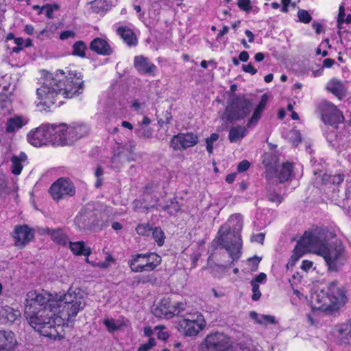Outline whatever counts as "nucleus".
<instances>
[{
    "instance_id": "nucleus-34",
    "label": "nucleus",
    "mask_w": 351,
    "mask_h": 351,
    "mask_svg": "<svg viewBox=\"0 0 351 351\" xmlns=\"http://www.w3.org/2000/svg\"><path fill=\"white\" fill-rule=\"evenodd\" d=\"M136 134L142 138H149L153 134V130L145 125H138L135 130Z\"/></svg>"
},
{
    "instance_id": "nucleus-25",
    "label": "nucleus",
    "mask_w": 351,
    "mask_h": 351,
    "mask_svg": "<svg viewBox=\"0 0 351 351\" xmlns=\"http://www.w3.org/2000/svg\"><path fill=\"white\" fill-rule=\"evenodd\" d=\"M93 215L90 211L82 210L75 219V223L80 230H84L92 223Z\"/></svg>"
},
{
    "instance_id": "nucleus-14",
    "label": "nucleus",
    "mask_w": 351,
    "mask_h": 351,
    "mask_svg": "<svg viewBox=\"0 0 351 351\" xmlns=\"http://www.w3.org/2000/svg\"><path fill=\"white\" fill-rule=\"evenodd\" d=\"M49 131H51L49 125L37 128L27 134V140L31 145L35 147H40L48 143H51V132Z\"/></svg>"
},
{
    "instance_id": "nucleus-9",
    "label": "nucleus",
    "mask_w": 351,
    "mask_h": 351,
    "mask_svg": "<svg viewBox=\"0 0 351 351\" xmlns=\"http://www.w3.org/2000/svg\"><path fill=\"white\" fill-rule=\"evenodd\" d=\"M160 256L156 253L138 254L132 256V259L129 261V265L132 271L143 272L154 270L160 264Z\"/></svg>"
},
{
    "instance_id": "nucleus-2",
    "label": "nucleus",
    "mask_w": 351,
    "mask_h": 351,
    "mask_svg": "<svg viewBox=\"0 0 351 351\" xmlns=\"http://www.w3.org/2000/svg\"><path fill=\"white\" fill-rule=\"evenodd\" d=\"M56 293L29 291L26 295L24 315L29 324L41 335L50 339L63 337L62 319L55 313Z\"/></svg>"
},
{
    "instance_id": "nucleus-11",
    "label": "nucleus",
    "mask_w": 351,
    "mask_h": 351,
    "mask_svg": "<svg viewBox=\"0 0 351 351\" xmlns=\"http://www.w3.org/2000/svg\"><path fill=\"white\" fill-rule=\"evenodd\" d=\"M184 304L181 302L172 304L169 298H163L152 310V313L157 317L171 318L175 315H179L184 310Z\"/></svg>"
},
{
    "instance_id": "nucleus-36",
    "label": "nucleus",
    "mask_w": 351,
    "mask_h": 351,
    "mask_svg": "<svg viewBox=\"0 0 351 351\" xmlns=\"http://www.w3.org/2000/svg\"><path fill=\"white\" fill-rule=\"evenodd\" d=\"M152 236L159 246H162L165 242V234L160 228H155L152 231Z\"/></svg>"
},
{
    "instance_id": "nucleus-13",
    "label": "nucleus",
    "mask_w": 351,
    "mask_h": 351,
    "mask_svg": "<svg viewBox=\"0 0 351 351\" xmlns=\"http://www.w3.org/2000/svg\"><path fill=\"white\" fill-rule=\"evenodd\" d=\"M201 321H202V317L199 315L194 319L184 318L178 323V330L185 337L195 336L204 327Z\"/></svg>"
},
{
    "instance_id": "nucleus-61",
    "label": "nucleus",
    "mask_w": 351,
    "mask_h": 351,
    "mask_svg": "<svg viewBox=\"0 0 351 351\" xmlns=\"http://www.w3.org/2000/svg\"><path fill=\"white\" fill-rule=\"evenodd\" d=\"M239 58L242 62H247L249 59V54L247 51H241L239 56Z\"/></svg>"
},
{
    "instance_id": "nucleus-45",
    "label": "nucleus",
    "mask_w": 351,
    "mask_h": 351,
    "mask_svg": "<svg viewBox=\"0 0 351 351\" xmlns=\"http://www.w3.org/2000/svg\"><path fill=\"white\" fill-rule=\"evenodd\" d=\"M251 285L252 286V291L254 293L252 296V299L254 301H257L261 295V293L259 290V285L256 284V282H251Z\"/></svg>"
},
{
    "instance_id": "nucleus-42",
    "label": "nucleus",
    "mask_w": 351,
    "mask_h": 351,
    "mask_svg": "<svg viewBox=\"0 0 351 351\" xmlns=\"http://www.w3.org/2000/svg\"><path fill=\"white\" fill-rule=\"evenodd\" d=\"M104 174L103 169L101 167H97L95 171V176L97 178L95 186L96 188H99L103 184L102 176Z\"/></svg>"
},
{
    "instance_id": "nucleus-6",
    "label": "nucleus",
    "mask_w": 351,
    "mask_h": 351,
    "mask_svg": "<svg viewBox=\"0 0 351 351\" xmlns=\"http://www.w3.org/2000/svg\"><path fill=\"white\" fill-rule=\"evenodd\" d=\"M49 125L51 143L53 145H69L82 136L80 132L82 130V126H69L64 123Z\"/></svg>"
},
{
    "instance_id": "nucleus-19",
    "label": "nucleus",
    "mask_w": 351,
    "mask_h": 351,
    "mask_svg": "<svg viewBox=\"0 0 351 351\" xmlns=\"http://www.w3.org/2000/svg\"><path fill=\"white\" fill-rule=\"evenodd\" d=\"M90 49L94 52L102 56H109L112 53V49L108 42L99 37L94 38L91 41Z\"/></svg>"
},
{
    "instance_id": "nucleus-37",
    "label": "nucleus",
    "mask_w": 351,
    "mask_h": 351,
    "mask_svg": "<svg viewBox=\"0 0 351 351\" xmlns=\"http://www.w3.org/2000/svg\"><path fill=\"white\" fill-rule=\"evenodd\" d=\"M181 208L180 205L176 200L171 199L169 202H167V205L162 207V209L167 211L170 214L178 212Z\"/></svg>"
},
{
    "instance_id": "nucleus-26",
    "label": "nucleus",
    "mask_w": 351,
    "mask_h": 351,
    "mask_svg": "<svg viewBox=\"0 0 351 351\" xmlns=\"http://www.w3.org/2000/svg\"><path fill=\"white\" fill-rule=\"evenodd\" d=\"M312 302L313 303L314 307L318 309L326 310L330 306L329 302V297L326 295L324 292L320 293L314 294L312 296Z\"/></svg>"
},
{
    "instance_id": "nucleus-57",
    "label": "nucleus",
    "mask_w": 351,
    "mask_h": 351,
    "mask_svg": "<svg viewBox=\"0 0 351 351\" xmlns=\"http://www.w3.org/2000/svg\"><path fill=\"white\" fill-rule=\"evenodd\" d=\"M250 317L252 319H254L256 323H257L258 324H265V322L261 319V315H259L257 313H256L254 311L250 312Z\"/></svg>"
},
{
    "instance_id": "nucleus-53",
    "label": "nucleus",
    "mask_w": 351,
    "mask_h": 351,
    "mask_svg": "<svg viewBox=\"0 0 351 351\" xmlns=\"http://www.w3.org/2000/svg\"><path fill=\"white\" fill-rule=\"evenodd\" d=\"M242 69L246 73H249L251 75H254L257 73V70L252 65V64H243Z\"/></svg>"
},
{
    "instance_id": "nucleus-1",
    "label": "nucleus",
    "mask_w": 351,
    "mask_h": 351,
    "mask_svg": "<svg viewBox=\"0 0 351 351\" xmlns=\"http://www.w3.org/2000/svg\"><path fill=\"white\" fill-rule=\"evenodd\" d=\"M335 237V233L328 228L306 231L298 241L291 259L295 262L306 252L314 253L324 258L330 271H339L347 262V256L340 240L332 241Z\"/></svg>"
},
{
    "instance_id": "nucleus-17",
    "label": "nucleus",
    "mask_w": 351,
    "mask_h": 351,
    "mask_svg": "<svg viewBox=\"0 0 351 351\" xmlns=\"http://www.w3.org/2000/svg\"><path fill=\"white\" fill-rule=\"evenodd\" d=\"M198 137L193 133L178 134L172 137L170 145L174 150L186 149L197 144Z\"/></svg>"
},
{
    "instance_id": "nucleus-27",
    "label": "nucleus",
    "mask_w": 351,
    "mask_h": 351,
    "mask_svg": "<svg viewBox=\"0 0 351 351\" xmlns=\"http://www.w3.org/2000/svg\"><path fill=\"white\" fill-rule=\"evenodd\" d=\"M117 33L128 45H136L137 39L136 36L130 28L123 26L119 27L117 29Z\"/></svg>"
},
{
    "instance_id": "nucleus-60",
    "label": "nucleus",
    "mask_w": 351,
    "mask_h": 351,
    "mask_svg": "<svg viewBox=\"0 0 351 351\" xmlns=\"http://www.w3.org/2000/svg\"><path fill=\"white\" fill-rule=\"evenodd\" d=\"M267 276L265 273H261L254 280H252V282H256V284L258 285L259 282H261L263 280H265Z\"/></svg>"
},
{
    "instance_id": "nucleus-10",
    "label": "nucleus",
    "mask_w": 351,
    "mask_h": 351,
    "mask_svg": "<svg viewBox=\"0 0 351 351\" xmlns=\"http://www.w3.org/2000/svg\"><path fill=\"white\" fill-rule=\"evenodd\" d=\"M319 111L322 121L326 125H336L344 120L341 112L330 102L322 101L319 106Z\"/></svg>"
},
{
    "instance_id": "nucleus-4",
    "label": "nucleus",
    "mask_w": 351,
    "mask_h": 351,
    "mask_svg": "<svg viewBox=\"0 0 351 351\" xmlns=\"http://www.w3.org/2000/svg\"><path fill=\"white\" fill-rule=\"evenodd\" d=\"M57 305L55 313L62 319V326L64 320L69 321L75 317L85 305V298L80 289L74 291L69 289L63 295L56 293Z\"/></svg>"
},
{
    "instance_id": "nucleus-33",
    "label": "nucleus",
    "mask_w": 351,
    "mask_h": 351,
    "mask_svg": "<svg viewBox=\"0 0 351 351\" xmlns=\"http://www.w3.org/2000/svg\"><path fill=\"white\" fill-rule=\"evenodd\" d=\"M338 332L343 343H348L351 339V324H345L339 326Z\"/></svg>"
},
{
    "instance_id": "nucleus-16",
    "label": "nucleus",
    "mask_w": 351,
    "mask_h": 351,
    "mask_svg": "<svg viewBox=\"0 0 351 351\" xmlns=\"http://www.w3.org/2000/svg\"><path fill=\"white\" fill-rule=\"evenodd\" d=\"M34 237L33 229L27 225L16 226L13 232L15 246L23 248Z\"/></svg>"
},
{
    "instance_id": "nucleus-23",
    "label": "nucleus",
    "mask_w": 351,
    "mask_h": 351,
    "mask_svg": "<svg viewBox=\"0 0 351 351\" xmlns=\"http://www.w3.org/2000/svg\"><path fill=\"white\" fill-rule=\"evenodd\" d=\"M15 344L14 335L12 331L0 330V351H9Z\"/></svg>"
},
{
    "instance_id": "nucleus-24",
    "label": "nucleus",
    "mask_w": 351,
    "mask_h": 351,
    "mask_svg": "<svg viewBox=\"0 0 351 351\" xmlns=\"http://www.w3.org/2000/svg\"><path fill=\"white\" fill-rule=\"evenodd\" d=\"M27 121L21 115L9 118L5 123V131L8 133H12L22 128L25 125Z\"/></svg>"
},
{
    "instance_id": "nucleus-38",
    "label": "nucleus",
    "mask_w": 351,
    "mask_h": 351,
    "mask_svg": "<svg viewBox=\"0 0 351 351\" xmlns=\"http://www.w3.org/2000/svg\"><path fill=\"white\" fill-rule=\"evenodd\" d=\"M228 223L230 224L236 223L235 226L234 228V231H240L243 226V219L241 215L239 214H236L230 216L228 220Z\"/></svg>"
},
{
    "instance_id": "nucleus-51",
    "label": "nucleus",
    "mask_w": 351,
    "mask_h": 351,
    "mask_svg": "<svg viewBox=\"0 0 351 351\" xmlns=\"http://www.w3.org/2000/svg\"><path fill=\"white\" fill-rule=\"evenodd\" d=\"M250 166V163L247 160H244L239 163L237 170L240 173L244 172L249 169Z\"/></svg>"
},
{
    "instance_id": "nucleus-21",
    "label": "nucleus",
    "mask_w": 351,
    "mask_h": 351,
    "mask_svg": "<svg viewBox=\"0 0 351 351\" xmlns=\"http://www.w3.org/2000/svg\"><path fill=\"white\" fill-rule=\"evenodd\" d=\"M134 65L138 72L146 74L154 73L156 69L154 64L151 63L147 58L143 56L134 58Z\"/></svg>"
},
{
    "instance_id": "nucleus-46",
    "label": "nucleus",
    "mask_w": 351,
    "mask_h": 351,
    "mask_svg": "<svg viewBox=\"0 0 351 351\" xmlns=\"http://www.w3.org/2000/svg\"><path fill=\"white\" fill-rule=\"evenodd\" d=\"M114 261V258L111 254H108L106 261L104 262H99L97 264H93V265H96L100 268H107L110 263H113Z\"/></svg>"
},
{
    "instance_id": "nucleus-56",
    "label": "nucleus",
    "mask_w": 351,
    "mask_h": 351,
    "mask_svg": "<svg viewBox=\"0 0 351 351\" xmlns=\"http://www.w3.org/2000/svg\"><path fill=\"white\" fill-rule=\"evenodd\" d=\"M344 11H345L344 7L343 5H341L339 9L337 23H343L344 22V16H345Z\"/></svg>"
},
{
    "instance_id": "nucleus-58",
    "label": "nucleus",
    "mask_w": 351,
    "mask_h": 351,
    "mask_svg": "<svg viewBox=\"0 0 351 351\" xmlns=\"http://www.w3.org/2000/svg\"><path fill=\"white\" fill-rule=\"evenodd\" d=\"M10 101L8 99H0V108L1 110L6 109L8 112L10 111Z\"/></svg>"
},
{
    "instance_id": "nucleus-30",
    "label": "nucleus",
    "mask_w": 351,
    "mask_h": 351,
    "mask_svg": "<svg viewBox=\"0 0 351 351\" xmlns=\"http://www.w3.org/2000/svg\"><path fill=\"white\" fill-rule=\"evenodd\" d=\"M326 89L341 99L344 96V86L337 80H330L326 86Z\"/></svg>"
},
{
    "instance_id": "nucleus-39",
    "label": "nucleus",
    "mask_w": 351,
    "mask_h": 351,
    "mask_svg": "<svg viewBox=\"0 0 351 351\" xmlns=\"http://www.w3.org/2000/svg\"><path fill=\"white\" fill-rule=\"evenodd\" d=\"M267 197L271 202L279 205L282 201V197L277 193L274 190L268 189Z\"/></svg>"
},
{
    "instance_id": "nucleus-44",
    "label": "nucleus",
    "mask_w": 351,
    "mask_h": 351,
    "mask_svg": "<svg viewBox=\"0 0 351 351\" xmlns=\"http://www.w3.org/2000/svg\"><path fill=\"white\" fill-rule=\"evenodd\" d=\"M104 324L109 332H113L119 328V326L115 323L114 319H104Z\"/></svg>"
},
{
    "instance_id": "nucleus-48",
    "label": "nucleus",
    "mask_w": 351,
    "mask_h": 351,
    "mask_svg": "<svg viewBox=\"0 0 351 351\" xmlns=\"http://www.w3.org/2000/svg\"><path fill=\"white\" fill-rule=\"evenodd\" d=\"M250 3H251V1L250 0H239L238 1V6L245 10V11H247L248 12L249 10H251V6H250Z\"/></svg>"
},
{
    "instance_id": "nucleus-52",
    "label": "nucleus",
    "mask_w": 351,
    "mask_h": 351,
    "mask_svg": "<svg viewBox=\"0 0 351 351\" xmlns=\"http://www.w3.org/2000/svg\"><path fill=\"white\" fill-rule=\"evenodd\" d=\"M164 119L162 118H160L159 120H158V124L160 125H162L163 123H169L170 121L172 119V116L171 114V113L168 111H166L164 114Z\"/></svg>"
},
{
    "instance_id": "nucleus-59",
    "label": "nucleus",
    "mask_w": 351,
    "mask_h": 351,
    "mask_svg": "<svg viewBox=\"0 0 351 351\" xmlns=\"http://www.w3.org/2000/svg\"><path fill=\"white\" fill-rule=\"evenodd\" d=\"M43 10H45L46 11V16L49 19H51L53 17V8L51 5H46L43 8Z\"/></svg>"
},
{
    "instance_id": "nucleus-49",
    "label": "nucleus",
    "mask_w": 351,
    "mask_h": 351,
    "mask_svg": "<svg viewBox=\"0 0 351 351\" xmlns=\"http://www.w3.org/2000/svg\"><path fill=\"white\" fill-rule=\"evenodd\" d=\"M344 176L342 174H338L335 176H331L330 177V184L333 185H339L343 180Z\"/></svg>"
},
{
    "instance_id": "nucleus-35",
    "label": "nucleus",
    "mask_w": 351,
    "mask_h": 351,
    "mask_svg": "<svg viewBox=\"0 0 351 351\" xmlns=\"http://www.w3.org/2000/svg\"><path fill=\"white\" fill-rule=\"evenodd\" d=\"M73 54L82 58L85 57L86 46L83 41H77L73 45Z\"/></svg>"
},
{
    "instance_id": "nucleus-20",
    "label": "nucleus",
    "mask_w": 351,
    "mask_h": 351,
    "mask_svg": "<svg viewBox=\"0 0 351 351\" xmlns=\"http://www.w3.org/2000/svg\"><path fill=\"white\" fill-rule=\"evenodd\" d=\"M41 232L49 235L51 239L59 245L65 246L68 244L69 238L66 233H64L63 228L51 229L46 228L42 229Z\"/></svg>"
},
{
    "instance_id": "nucleus-22",
    "label": "nucleus",
    "mask_w": 351,
    "mask_h": 351,
    "mask_svg": "<svg viewBox=\"0 0 351 351\" xmlns=\"http://www.w3.org/2000/svg\"><path fill=\"white\" fill-rule=\"evenodd\" d=\"M267 101V95L264 94L261 96V99L258 105L255 108L252 116L251 117V118L250 119V120L248 121V122L246 125V127L247 128H250L257 124V123L258 122L259 119L261 117V114H262L263 112L265 110Z\"/></svg>"
},
{
    "instance_id": "nucleus-31",
    "label": "nucleus",
    "mask_w": 351,
    "mask_h": 351,
    "mask_svg": "<svg viewBox=\"0 0 351 351\" xmlns=\"http://www.w3.org/2000/svg\"><path fill=\"white\" fill-rule=\"evenodd\" d=\"M247 133L246 128L237 125L230 130L228 138L231 143H235L242 139Z\"/></svg>"
},
{
    "instance_id": "nucleus-62",
    "label": "nucleus",
    "mask_w": 351,
    "mask_h": 351,
    "mask_svg": "<svg viewBox=\"0 0 351 351\" xmlns=\"http://www.w3.org/2000/svg\"><path fill=\"white\" fill-rule=\"evenodd\" d=\"M312 266H313V263L311 261L305 260V261H303V262H302V269L305 271H307Z\"/></svg>"
},
{
    "instance_id": "nucleus-54",
    "label": "nucleus",
    "mask_w": 351,
    "mask_h": 351,
    "mask_svg": "<svg viewBox=\"0 0 351 351\" xmlns=\"http://www.w3.org/2000/svg\"><path fill=\"white\" fill-rule=\"evenodd\" d=\"M265 239V234L264 233H258L257 234H254L251 237V241L253 242H258L260 243H263Z\"/></svg>"
},
{
    "instance_id": "nucleus-28",
    "label": "nucleus",
    "mask_w": 351,
    "mask_h": 351,
    "mask_svg": "<svg viewBox=\"0 0 351 351\" xmlns=\"http://www.w3.org/2000/svg\"><path fill=\"white\" fill-rule=\"evenodd\" d=\"M27 156L24 152H21L19 156L14 155L11 158V171L14 175H19L23 169L22 162L25 161Z\"/></svg>"
},
{
    "instance_id": "nucleus-29",
    "label": "nucleus",
    "mask_w": 351,
    "mask_h": 351,
    "mask_svg": "<svg viewBox=\"0 0 351 351\" xmlns=\"http://www.w3.org/2000/svg\"><path fill=\"white\" fill-rule=\"evenodd\" d=\"M68 243L73 253L75 255L88 256L91 254V250L86 247L84 241L71 242Z\"/></svg>"
},
{
    "instance_id": "nucleus-8",
    "label": "nucleus",
    "mask_w": 351,
    "mask_h": 351,
    "mask_svg": "<svg viewBox=\"0 0 351 351\" xmlns=\"http://www.w3.org/2000/svg\"><path fill=\"white\" fill-rule=\"evenodd\" d=\"M232 348L230 338L221 332L208 335L200 345L201 351H229Z\"/></svg>"
},
{
    "instance_id": "nucleus-32",
    "label": "nucleus",
    "mask_w": 351,
    "mask_h": 351,
    "mask_svg": "<svg viewBox=\"0 0 351 351\" xmlns=\"http://www.w3.org/2000/svg\"><path fill=\"white\" fill-rule=\"evenodd\" d=\"M0 313L4 319L12 323L21 316V313L19 311L15 310L8 306L3 307Z\"/></svg>"
},
{
    "instance_id": "nucleus-41",
    "label": "nucleus",
    "mask_w": 351,
    "mask_h": 351,
    "mask_svg": "<svg viewBox=\"0 0 351 351\" xmlns=\"http://www.w3.org/2000/svg\"><path fill=\"white\" fill-rule=\"evenodd\" d=\"M152 228L149 223L138 224L136 228V232L141 236H147L152 231Z\"/></svg>"
},
{
    "instance_id": "nucleus-40",
    "label": "nucleus",
    "mask_w": 351,
    "mask_h": 351,
    "mask_svg": "<svg viewBox=\"0 0 351 351\" xmlns=\"http://www.w3.org/2000/svg\"><path fill=\"white\" fill-rule=\"evenodd\" d=\"M315 183L317 184H327L330 183V175L324 173L323 175L315 173Z\"/></svg>"
},
{
    "instance_id": "nucleus-43",
    "label": "nucleus",
    "mask_w": 351,
    "mask_h": 351,
    "mask_svg": "<svg viewBox=\"0 0 351 351\" xmlns=\"http://www.w3.org/2000/svg\"><path fill=\"white\" fill-rule=\"evenodd\" d=\"M298 16L299 20L304 23H308L312 19L309 13L304 10H300L298 12Z\"/></svg>"
},
{
    "instance_id": "nucleus-50",
    "label": "nucleus",
    "mask_w": 351,
    "mask_h": 351,
    "mask_svg": "<svg viewBox=\"0 0 351 351\" xmlns=\"http://www.w3.org/2000/svg\"><path fill=\"white\" fill-rule=\"evenodd\" d=\"M261 319L263 320L265 324L263 325H266L267 323L271 324H276V321L274 316L269 315H261Z\"/></svg>"
},
{
    "instance_id": "nucleus-55",
    "label": "nucleus",
    "mask_w": 351,
    "mask_h": 351,
    "mask_svg": "<svg viewBox=\"0 0 351 351\" xmlns=\"http://www.w3.org/2000/svg\"><path fill=\"white\" fill-rule=\"evenodd\" d=\"M75 34L74 32L71 30L64 31L62 32L60 35V38L61 40H65L69 38H73L75 36Z\"/></svg>"
},
{
    "instance_id": "nucleus-63",
    "label": "nucleus",
    "mask_w": 351,
    "mask_h": 351,
    "mask_svg": "<svg viewBox=\"0 0 351 351\" xmlns=\"http://www.w3.org/2000/svg\"><path fill=\"white\" fill-rule=\"evenodd\" d=\"M219 138V134L217 133H213L210 137L206 139V142L213 143V142L217 141Z\"/></svg>"
},
{
    "instance_id": "nucleus-47",
    "label": "nucleus",
    "mask_w": 351,
    "mask_h": 351,
    "mask_svg": "<svg viewBox=\"0 0 351 351\" xmlns=\"http://www.w3.org/2000/svg\"><path fill=\"white\" fill-rule=\"evenodd\" d=\"M155 344H156V342H155L154 339L151 338L149 339L147 343L142 344L138 349V351H148L152 347H154L155 346Z\"/></svg>"
},
{
    "instance_id": "nucleus-15",
    "label": "nucleus",
    "mask_w": 351,
    "mask_h": 351,
    "mask_svg": "<svg viewBox=\"0 0 351 351\" xmlns=\"http://www.w3.org/2000/svg\"><path fill=\"white\" fill-rule=\"evenodd\" d=\"M327 295L329 297L330 303L336 308L344 305L347 301L344 287L337 281L329 284Z\"/></svg>"
},
{
    "instance_id": "nucleus-64",
    "label": "nucleus",
    "mask_w": 351,
    "mask_h": 351,
    "mask_svg": "<svg viewBox=\"0 0 351 351\" xmlns=\"http://www.w3.org/2000/svg\"><path fill=\"white\" fill-rule=\"evenodd\" d=\"M335 61L330 58H326L324 60L323 65L325 67L329 68L334 64Z\"/></svg>"
},
{
    "instance_id": "nucleus-12",
    "label": "nucleus",
    "mask_w": 351,
    "mask_h": 351,
    "mask_svg": "<svg viewBox=\"0 0 351 351\" xmlns=\"http://www.w3.org/2000/svg\"><path fill=\"white\" fill-rule=\"evenodd\" d=\"M49 192L54 199L59 200L67 195H74L75 191L70 180L61 178L51 185Z\"/></svg>"
},
{
    "instance_id": "nucleus-7",
    "label": "nucleus",
    "mask_w": 351,
    "mask_h": 351,
    "mask_svg": "<svg viewBox=\"0 0 351 351\" xmlns=\"http://www.w3.org/2000/svg\"><path fill=\"white\" fill-rule=\"evenodd\" d=\"M263 162L266 168L267 178L277 177L280 182H284L289 178L292 173L293 166L289 162L283 163L278 171L277 157L272 154H265Z\"/></svg>"
},
{
    "instance_id": "nucleus-5",
    "label": "nucleus",
    "mask_w": 351,
    "mask_h": 351,
    "mask_svg": "<svg viewBox=\"0 0 351 351\" xmlns=\"http://www.w3.org/2000/svg\"><path fill=\"white\" fill-rule=\"evenodd\" d=\"M252 108V101L245 95H233L228 100L221 119L227 122L240 121L250 114Z\"/></svg>"
},
{
    "instance_id": "nucleus-18",
    "label": "nucleus",
    "mask_w": 351,
    "mask_h": 351,
    "mask_svg": "<svg viewBox=\"0 0 351 351\" xmlns=\"http://www.w3.org/2000/svg\"><path fill=\"white\" fill-rule=\"evenodd\" d=\"M217 242L229 253L230 256L232 258L231 264L239 258L242 247V243L239 237H234V241H224L222 237H220Z\"/></svg>"
},
{
    "instance_id": "nucleus-3",
    "label": "nucleus",
    "mask_w": 351,
    "mask_h": 351,
    "mask_svg": "<svg viewBox=\"0 0 351 351\" xmlns=\"http://www.w3.org/2000/svg\"><path fill=\"white\" fill-rule=\"evenodd\" d=\"M62 70H59L55 75L47 73L44 77L42 85L36 90L39 100L37 106H43L45 110L46 108L54 104L55 97L58 95H63L64 98H71L80 93V90L83 88L84 81L80 77L74 81L76 74L74 77L65 76Z\"/></svg>"
}]
</instances>
